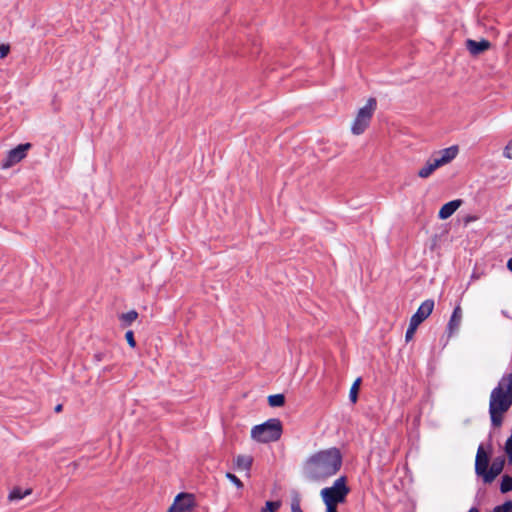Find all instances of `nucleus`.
<instances>
[{
    "label": "nucleus",
    "mask_w": 512,
    "mask_h": 512,
    "mask_svg": "<svg viewBox=\"0 0 512 512\" xmlns=\"http://www.w3.org/2000/svg\"><path fill=\"white\" fill-rule=\"evenodd\" d=\"M268 403L271 407H281L285 404V396L283 394L270 395Z\"/></svg>",
    "instance_id": "6ab92c4d"
},
{
    "label": "nucleus",
    "mask_w": 512,
    "mask_h": 512,
    "mask_svg": "<svg viewBox=\"0 0 512 512\" xmlns=\"http://www.w3.org/2000/svg\"><path fill=\"white\" fill-rule=\"evenodd\" d=\"M468 512H479V510L476 507H472Z\"/></svg>",
    "instance_id": "f704fd0d"
},
{
    "label": "nucleus",
    "mask_w": 512,
    "mask_h": 512,
    "mask_svg": "<svg viewBox=\"0 0 512 512\" xmlns=\"http://www.w3.org/2000/svg\"><path fill=\"white\" fill-rule=\"evenodd\" d=\"M489 462V455L486 453L483 446L480 445L475 457V473L482 479L484 484H487L486 473H489Z\"/></svg>",
    "instance_id": "0eeeda50"
},
{
    "label": "nucleus",
    "mask_w": 512,
    "mask_h": 512,
    "mask_svg": "<svg viewBox=\"0 0 512 512\" xmlns=\"http://www.w3.org/2000/svg\"><path fill=\"white\" fill-rule=\"evenodd\" d=\"M325 506H326V512H338L337 506H333V505H325Z\"/></svg>",
    "instance_id": "7c9ffc66"
},
{
    "label": "nucleus",
    "mask_w": 512,
    "mask_h": 512,
    "mask_svg": "<svg viewBox=\"0 0 512 512\" xmlns=\"http://www.w3.org/2000/svg\"><path fill=\"white\" fill-rule=\"evenodd\" d=\"M125 339H126L127 343L129 344V346L131 348H135L136 347V341H135V338H134V332L132 330H129V331L126 332Z\"/></svg>",
    "instance_id": "a878e982"
},
{
    "label": "nucleus",
    "mask_w": 512,
    "mask_h": 512,
    "mask_svg": "<svg viewBox=\"0 0 512 512\" xmlns=\"http://www.w3.org/2000/svg\"><path fill=\"white\" fill-rule=\"evenodd\" d=\"M458 151V146H451L434 153L433 157L440 166H443L451 162L457 156Z\"/></svg>",
    "instance_id": "1a4fd4ad"
},
{
    "label": "nucleus",
    "mask_w": 512,
    "mask_h": 512,
    "mask_svg": "<svg viewBox=\"0 0 512 512\" xmlns=\"http://www.w3.org/2000/svg\"><path fill=\"white\" fill-rule=\"evenodd\" d=\"M500 491L503 494L512 491V476H509L507 474L502 476V481L500 484Z\"/></svg>",
    "instance_id": "aec40b11"
},
{
    "label": "nucleus",
    "mask_w": 512,
    "mask_h": 512,
    "mask_svg": "<svg viewBox=\"0 0 512 512\" xmlns=\"http://www.w3.org/2000/svg\"><path fill=\"white\" fill-rule=\"evenodd\" d=\"M138 318V312L136 310H131L127 313H123L120 315L119 319L124 326L131 325Z\"/></svg>",
    "instance_id": "a211bd4d"
},
{
    "label": "nucleus",
    "mask_w": 512,
    "mask_h": 512,
    "mask_svg": "<svg viewBox=\"0 0 512 512\" xmlns=\"http://www.w3.org/2000/svg\"><path fill=\"white\" fill-rule=\"evenodd\" d=\"M423 322V319L420 318V316L416 315V314H413L411 319H410V322H409V325L414 327V328H418V326Z\"/></svg>",
    "instance_id": "bb28decb"
},
{
    "label": "nucleus",
    "mask_w": 512,
    "mask_h": 512,
    "mask_svg": "<svg viewBox=\"0 0 512 512\" xmlns=\"http://www.w3.org/2000/svg\"><path fill=\"white\" fill-rule=\"evenodd\" d=\"M375 98H369L364 107L360 108L351 126L354 135H361L367 129L376 110Z\"/></svg>",
    "instance_id": "39448f33"
},
{
    "label": "nucleus",
    "mask_w": 512,
    "mask_h": 512,
    "mask_svg": "<svg viewBox=\"0 0 512 512\" xmlns=\"http://www.w3.org/2000/svg\"><path fill=\"white\" fill-rule=\"evenodd\" d=\"M507 268L512 272V257L507 261Z\"/></svg>",
    "instance_id": "473e14b6"
},
{
    "label": "nucleus",
    "mask_w": 512,
    "mask_h": 512,
    "mask_svg": "<svg viewBox=\"0 0 512 512\" xmlns=\"http://www.w3.org/2000/svg\"><path fill=\"white\" fill-rule=\"evenodd\" d=\"M253 464V457L250 455H238L235 458V467L239 471L249 472Z\"/></svg>",
    "instance_id": "2eb2a0df"
},
{
    "label": "nucleus",
    "mask_w": 512,
    "mask_h": 512,
    "mask_svg": "<svg viewBox=\"0 0 512 512\" xmlns=\"http://www.w3.org/2000/svg\"><path fill=\"white\" fill-rule=\"evenodd\" d=\"M462 321V309L460 306H456L453 310V313L450 317L449 323H448V329L450 333H454L458 330L460 324Z\"/></svg>",
    "instance_id": "ddd939ff"
},
{
    "label": "nucleus",
    "mask_w": 512,
    "mask_h": 512,
    "mask_svg": "<svg viewBox=\"0 0 512 512\" xmlns=\"http://www.w3.org/2000/svg\"><path fill=\"white\" fill-rule=\"evenodd\" d=\"M31 493H32V489L31 488L23 490L20 487H15V488H13L10 491V493L8 495V500L10 502H13V501H16V500H21L24 497L30 495Z\"/></svg>",
    "instance_id": "f3484780"
},
{
    "label": "nucleus",
    "mask_w": 512,
    "mask_h": 512,
    "mask_svg": "<svg viewBox=\"0 0 512 512\" xmlns=\"http://www.w3.org/2000/svg\"><path fill=\"white\" fill-rule=\"evenodd\" d=\"M505 466V458L500 456L496 457L490 467L489 473H486L487 484H491L502 473Z\"/></svg>",
    "instance_id": "9d476101"
},
{
    "label": "nucleus",
    "mask_w": 512,
    "mask_h": 512,
    "mask_svg": "<svg viewBox=\"0 0 512 512\" xmlns=\"http://www.w3.org/2000/svg\"><path fill=\"white\" fill-rule=\"evenodd\" d=\"M226 478L229 479L238 489L243 488V482L236 475L227 472Z\"/></svg>",
    "instance_id": "b1692460"
},
{
    "label": "nucleus",
    "mask_w": 512,
    "mask_h": 512,
    "mask_svg": "<svg viewBox=\"0 0 512 512\" xmlns=\"http://www.w3.org/2000/svg\"><path fill=\"white\" fill-rule=\"evenodd\" d=\"M360 383H361V379L357 378L350 388L349 398L352 403L357 402Z\"/></svg>",
    "instance_id": "412c9836"
},
{
    "label": "nucleus",
    "mask_w": 512,
    "mask_h": 512,
    "mask_svg": "<svg viewBox=\"0 0 512 512\" xmlns=\"http://www.w3.org/2000/svg\"><path fill=\"white\" fill-rule=\"evenodd\" d=\"M94 357H95V359H96L98 362H100V361H102V360H103L104 354H103V353H97V354H95V356H94Z\"/></svg>",
    "instance_id": "2f4dec72"
},
{
    "label": "nucleus",
    "mask_w": 512,
    "mask_h": 512,
    "mask_svg": "<svg viewBox=\"0 0 512 512\" xmlns=\"http://www.w3.org/2000/svg\"><path fill=\"white\" fill-rule=\"evenodd\" d=\"M350 488L347 486V478L340 476L331 487H325L321 490L320 495L325 505L337 506L345 502Z\"/></svg>",
    "instance_id": "20e7f679"
},
{
    "label": "nucleus",
    "mask_w": 512,
    "mask_h": 512,
    "mask_svg": "<svg viewBox=\"0 0 512 512\" xmlns=\"http://www.w3.org/2000/svg\"><path fill=\"white\" fill-rule=\"evenodd\" d=\"M342 461L340 450L331 447L310 455L303 464V471L306 478L311 481H325L338 473Z\"/></svg>",
    "instance_id": "f257e3e1"
},
{
    "label": "nucleus",
    "mask_w": 512,
    "mask_h": 512,
    "mask_svg": "<svg viewBox=\"0 0 512 512\" xmlns=\"http://www.w3.org/2000/svg\"><path fill=\"white\" fill-rule=\"evenodd\" d=\"M195 506L194 496L189 493L178 494L168 512H191Z\"/></svg>",
    "instance_id": "6e6552de"
},
{
    "label": "nucleus",
    "mask_w": 512,
    "mask_h": 512,
    "mask_svg": "<svg viewBox=\"0 0 512 512\" xmlns=\"http://www.w3.org/2000/svg\"><path fill=\"white\" fill-rule=\"evenodd\" d=\"M490 47L491 43L486 39H481L480 41L468 39L466 41L467 50L474 56L487 51Z\"/></svg>",
    "instance_id": "9b49d317"
},
{
    "label": "nucleus",
    "mask_w": 512,
    "mask_h": 512,
    "mask_svg": "<svg viewBox=\"0 0 512 512\" xmlns=\"http://www.w3.org/2000/svg\"><path fill=\"white\" fill-rule=\"evenodd\" d=\"M282 435V423L277 418L256 425L251 430V438L260 443L274 442Z\"/></svg>",
    "instance_id": "7ed1b4c3"
},
{
    "label": "nucleus",
    "mask_w": 512,
    "mask_h": 512,
    "mask_svg": "<svg viewBox=\"0 0 512 512\" xmlns=\"http://www.w3.org/2000/svg\"><path fill=\"white\" fill-rule=\"evenodd\" d=\"M416 330H417L416 328H414V327H412L410 325L408 326V329H407L406 334H405L406 342H409V341H411L413 339Z\"/></svg>",
    "instance_id": "c85d7f7f"
},
{
    "label": "nucleus",
    "mask_w": 512,
    "mask_h": 512,
    "mask_svg": "<svg viewBox=\"0 0 512 512\" xmlns=\"http://www.w3.org/2000/svg\"><path fill=\"white\" fill-rule=\"evenodd\" d=\"M441 167L439 163H437L436 159L432 156L426 164L418 171V176L420 178H428L436 169Z\"/></svg>",
    "instance_id": "4468645a"
},
{
    "label": "nucleus",
    "mask_w": 512,
    "mask_h": 512,
    "mask_svg": "<svg viewBox=\"0 0 512 512\" xmlns=\"http://www.w3.org/2000/svg\"><path fill=\"white\" fill-rule=\"evenodd\" d=\"M281 507L280 501H267L265 506L261 508L260 512H277Z\"/></svg>",
    "instance_id": "4be33fe9"
},
{
    "label": "nucleus",
    "mask_w": 512,
    "mask_h": 512,
    "mask_svg": "<svg viewBox=\"0 0 512 512\" xmlns=\"http://www.w3.org/2000/svg\"><path fill=\"white\" fill-rule=\"evenodd\" d=\"M433 309L434 301L432 299H427L421 303L415 314L425 321L431 315Z\"/></svg>",
    "instance_id": "dca6fc26"
},
{
    "label": "nucleus",
    "mask_w": 512,
    "mask_h": 512,
    "mask_svg": "<svg viewBox=\"0 0 512 512\" xmlns=\"http://www.w3.org/2000/svg\"><path fill=\"white\" fill-rule=\"evenodd\" d=\"M461 205V199L452 200L444 204L439 210L438 217L442 220L448 219Z\"/></svg>",
    "instance_id": "f8f14e48"
},
{
    "label": "nucleus",
    "mask_w": 512,
    "mask_h": 512,
    "mask_svg": "<svg viewBox=\"0 0 512 512\" xmlns=\"http://www.w3.org/2000/svg\"><path fill=\"white\" fill-rule=\"evenodd\" d=\"M509 463H511V464H512V461H509Z\"/></svg>",
    "instance_id": "c9c22d12"
},
{
    "label": "nucleus",
    "mask_w": 512,
    "mask_h": 512,
    "mask_svg": "<svg viewBox=\"0 0 512 512\" xmlns=\"http://www.w3.org/2000/svg\"><path fill=\"white\" fill-rule=\"evenodd\" d=\"M30 148H31V144L25 143V144H20L17 147L11 149L7 153L6 157L3 159L2 163H1V168L8 169V168L16 165L20 161H22L26 157L27 152Z\"/></svg>",
    "instance_id": "423d86ee"
},
{
    "label": "nucleus",
    "mask_w": 512,
    "mask_h": 512,
    "mask_svg": "<svg viewBox=\"0 0 512 512\" xmlns=\"http://www.w3.org/2000/svg\"><path fill=\"white\" fill-rule=\"evenodd\" d=\"M10 51L9 45L1 44L0 45V57L5 58Z\"/></svg>",
    "instance_id": "c756f323"
},
{
    "label": "nucleus",
    "mask_w": 512,
    "mask_h": 512,
    "mask_svg": "<svg viewBox=\"0 0 512 512\" xmlns=\"http://www.w3.org/2000/svg\"><path fill=\"white\" fill-rule=\"evenodd\" d=\"M512 405V373L504 375L491 391L489 414L493 427H500L504 414Z\"/></svg>",
    "instance_id": "f03ea898"
},
{
    "label": "nucleus",
    "mask_w": 512,
    "mask_h": 512,
    "mask_svg": "<svg viewBox=\"0 0 512 512\" xmlns=\"http://www.w3.org/2000/svg\"><path fill=\"white\" fill-rule=\"evenodd\" d=\"M503 155L508 159H512V139L505 146Z\"/></svg>",
    "instance_id": "cd10ccee"
},
{
    "label": "nucleus",
    "mask_w": 512,
    "mask_h": 512,
    "mask_svg": "<svg viewBox=\"0 0 512 512\" xmlns=\"http://www.w3.org/2000/svg\"><path fill=\"white\" fill-rule=\"evenodd\" d=\"M291 512H303L300 506V498L298 495L293 497L291 502Z\"/></svg>",
    "instance_id": "393cba45"
},
{
    "label": "nucleus",
    "mask_w": 512,
    "mask_h": 512,
    "mask_svg": "<svg viewBox=\"0 0 512 512\" xmlns=\"http://www.w3.org/2000/svg\"><path fill=\"white\" fill-rule=\"evenodd\" d=\"M62 410V405L61 404H58L56 407H55V411L56 412H60Z\"/></svg>",
    "instance_id": "72a5a7b5"
},
{
    "label": "nucleus",
    "mask_w": 512,
    "mask_h": 512,
    "mask_svg": "<svg viewBox=\"0 0 512 512\" xmlns=\"http://www.w3.org/2000/svg\"><path fill=\"white\" fill-rule=\"evenodd\" d=\"M493 512H512V501H506L502 505L496 506Z\"/></svg>",
    "instance_id": "5701e85b"
}]
</instances>
